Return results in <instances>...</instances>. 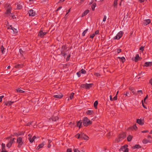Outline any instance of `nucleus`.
<instances>
[{"label":"nucleus","mask_w":152,"mask_h":152,"mask_svg":"<svg viewBox=\"0 0 152 152\" xmlns=\"http://www.w3.org/2000/svg\"><path fill=\"white\" fill-rule=\"evenodd\" d=\"M83 123L84 126H87L91 124L92 122L90 121L87 117H85L83 119Z\"/></svg>","instance_id":"obj_1"},{"label":"nucleus","mask_w":152,"mask_h":152,"mask_svg":"<svg viewBox=\"0 0 152 152\" xmlns=\"http://www.w3.org/2000/svg\"><path fill=\"white\" fill-rule=\"evenodd\" d=\"M93 84L92 83L82 84L81 85L80 87L82 88H85L86 89H88L91 87Z\"/></svg>","instance_id":"obj_2"},{"label":"nucleus","mask_w":152,"mask_h":152,"mask_svg":"<svg viewBox=\"0 0 152 152\" xmlns=\"http://www.w3.org/2000/svg\"><path fill=\"white\" fill-rule=\"evenodd\" d=\"M128 145H125L124 146L122 147L119 149V151L120 152H128L129 149L127 148Z\"/></svg>","instance_id":"obj_3"},{"label":"nucleus","mask_w":152,"mask_h":152,"mask_svg":"<svg viewBox=\"0 0 152 152\" xmlns=\"http://www.w3.org/2000/svg\"><path fill=\"white\" fill-rule=\"evenodd\" d=\"M124 34V32L122 31H120L116 34V36L114 37V39H119Z\"/></svg>","instance_id":"obj_4"},{"label":"nucleus","mask_w":152,"mask_h":152,"mask_svg":"<svg viewBox=\"0 0 152 152\" xmlns=\"http://www.w3.org/2000/svg\"><path fill=\"white\" fill-rule=\"evenodd\" d=\"M28 13L30 16H34L36 15L35 12L32 9L29 10Z\"/></svg>","instance_id":"obj_5"},{"label":"nucleus","mask_w":152,"mask_h":152,"mask_svg":"<svg viewBox=\"0 0 152 152\" xmlns=\"http://www.w3.org/2000/svg\"><path fill=\"white\" fill-rule=\"evenodd\" d=\"M53 96L56 98L60 99L63 96V95L61 93H56Z\"/></svg>","instance_id":"obj_6"},{"label":"nucleus","mask_w":152,"mask_h":152,"mask_svg":"<svg viewBox=\"0 0 152 152\" xmlns=\"http://www.w3.org/2000/svg\"><path fill=\"white\" fill-rule=\"evenodd\" d=\"M15 139V138H13L12 139V140L11 139L10 141L7 143L6 146L8 148H10L11 146L12 145V143H13L14 142V140Z\"/></svg>","instance_id":"obj_7"},{"label":"nucleus","mask_w":152,"mask_h":152,"mask_svg":"<svg viewBox=\"0 0 152 152\" xmlns=\"http://www.w3.org/2000/svg\"><path fill=\"white\" fill-rule=\"evenodd\" d=\"M81 138L86 140H88V137L87 136L82 133L81 134Z\"/></svg>","instance_id":"obj_8"},{"label":"nucleus","mask_w":152,"mask_h":152,"mask_svg":"<svg viewBox=\"0 0 152 152\" xmlns=\"http://www.w3.org/2000/svg\"><path fill=\"white\" fill-rule=\"evenodd\" d=\"M151 22V20L149 19L144 20L143 21V23L144 25L146 26L149 24Z\"/></svg>","instance_id":"obj_9"},{"label":"nucleus","mask_w":152,"mask_h":152,"mask_svg":"<svg viewBox=\"0 0 152 152\" xmlns=\"http://www.w3.org/2000/svg\"><path fill=\"white\" fill-rule=\"evenodd\" d=\"M94 112L92 110H88L86 112V115H91L94 114Z\"/></svg>","instance_id":"obj_10"},{"label":"nucleus","mask_w":152,"mask_h":152,"mask_svg":"<svg viewBox=\"0 0 152 152\" xmlns=\"http://www.w3.org/2000/svg\"><path fill=\"white\" fill-rule=\"evenodd\" d=\"M152 66V62H147L145 63L144 66L146 67L151 66Z\"/></svg>","instance_id":"obj_11"},{"label":"nucleus","mask_w":152,"mask_h":152,"mask_svg":"<svg viewBox=\"0 0 152 152\" xmlns=\"http://www.w3.org/2000/svg\"><path fill=\"white\" fill-rule=\"evenodd\" d=\"M137 123L140 125L143 124L144 122L143 120L140 119H137Z\"/></svg>","instance_id":"obj_12"},{"label":"nucleus","mask_w":152,"mask_h":152,"mask_svg":"<svg viewBox=\"0 0 152 152\" xmlns=\"http://www.w3.org/2000/svg\"><path fill=\"white\" fill-rule=\"evenodd\" d=\"M45 142H44V141L43 142H42V143H41L40 144H39L37 146V150H39L40 148H42L43 147V146L44 145H45Z\"/></svg>","instance_id":"obj_13"},{"label":"nucleus","mask_w":152,"mask_h":152,"mask_svg":"<svg viewBox=\"0 0 152 152\" xmlns=\"http://www.w3.org/2000/svg\"><path fill=\"white\" fill-rule=\"evenodd\" d=\"M99 33V31L98 30L96 31L95 33L92 34H91L90 36V37L92 38H94V36L96 35V34H98Z\"/></svg>","instance_id":"obj_14"},{"label":"nucleus","mask_w":152,"mask_h":152,"mask_svg":"<svg viewBox=\"0 0 152 152\" xmlns=\"http://www.w3.org/2000/svg\"><path fill=\"white\" fill-rule=\"evenodd\" d=\"M139 58V56L138 54H137L136 56L134 58H132L133 60L136 62L138 60Z\"/></svg>","instance_id":"obj_15"},{"label":"nucleus","mask_w":152,"mask_h":152,"mask_svg":"<svg viewBox=\"0 0 152 152\" xmlns=\"http://www.w3.org/2000/svg\"><path fill=\"white\" fill-rule=\"evenodd\" d=\"M46 34V32H43L42 31H41L39 32V35L42 37H43Z\"/></svg>","instance_id":"obj_16"},{"label":"nucleus","mask_w":152,"mask_h":152,"mask_svg":"<svg viewBox=\"0 0 152 152\" xmlns=\"http://www.w3.org/2000/svg\"><path fill=\"white\" fill-rule=\"evenodd\" d=\"M13 102H11V101H8L6 102H4V103L5 105L10 106L11 105L12 103H13Z\"/></svg>","instance_id":"obj_17"},{"label":"nucleus","mask_w":152,"mask_h":152,"mask_svg":"<svg viewBox=\"0 0 152 152\" xmlns=\"http://www.w3.org/2000/svg\"><path fill=\"white\" fill-rule=\"evenodd\" d=\"M11 13V10L10 9H8L5 12L6 15L8 16V15L10 16V14Z\"/></svg>","instance_id":"obj_18"},{"label":"nucleus","mask_w":152,"mask_h":152,"mask_svg":"<svg viewBox=\"0 0 152 152\" xmlns=\"http://www.w3.org/2000/svg\"><path fill=\"white\" fill-rule=\"evenodd\" d=\"M89 12V10H85L82 14V17H83L87 15Z\"/></svg>","instance_id":"obj_19"},{"label":"nucleus","mask_w":152,"mask_h":152,"mask_svg":"<svg viewBox=\"0 0 152 152\" xmlns=\"http://www.w3.org/2000/svg\"><path fill=\"white\" fill-rule=\"evenodd\" d=\"M133 138V136L131 135H129L127 137V140L128 141H130Z\"/></svg>","instance_id":"obj_20"},{"label":"nucleus","mask_w":152,"mask_h":152,"mask_svg":"<svg viewBox=\"0 0 152 152\" xmlns=\"http://www.w3.org/2000/svg\"><path fill=\"white\" fill-rule=\"evenodd\" d=\"M35 138L36 137L35 136H34V137H33L32 138H31L30 137H29L28 139L31 142H33L34 141V139H35Z\"/></svg>","instance_id":"obj_21"},{"label":"nucleus","mask_w":152,"mask_h":152,"mask_svg":"<svg viewBox=\"0 0 152 152\" xmlns=\"http://www.w3.org/2000/svg\"><path fill=\"white\" fill-rule=\"evenodd\" d=\"M82 121H79L77 122V126L79 127V128H80L82 125Z\"/></svg>","instance_id":"obj_22"},{"label":"nucleus","mask_w":152,"mask_h":152,"mask_svg":"<svg viewBox=\"0 0 152 152\" xmlns=\"http://www.w3.org/2000/svg\"><path fill=\"white\" fill-rule=\"evenodd\" d=\"M140 148V146L139 145H136L132 147L134 149H138Z\"/></svg>","instance_id":"obj_23"},{"label":"nucleus","mask_w":152,"mask_h":152,"mask_svg":"<svg viewBox=\"0 0 152 152\" xmlns=\"http://www.w3.org/2000/svg\"><path fill=\"white\" fill-rule=\"evenodd\" d=\"M96 4L95 3H94L92 5L91 8L92 10H94L95 9V7H96Z\"/></svg>","instance_id":"obj_24"},{"label":"nucleus","mask_w":152,"mask_h":152,"mask_svg":"<svg viewBox=\"0 0 152 152\" xmlns=\"http://www.w3.org/2000/svg\"><path fill=\"white\" fill-rule=\"evenodd\" d=\"M20 145H22L24 143V140H23L20 137Z\"/></svg>","instance_id":"obj_25"},{"label":"nucleus","mask_w":152,"mask_h":152,"mask_svg":"<svg viewBox=\"0 0 152 152\" xmlns=\"http://www.w3.org/2000/svg\"><path fill=\"white\" fill-rule=\"evenodd\" d=\"M52 120L54 121H56L58 119V117L57 116H55L52 118Z\"/></svg>","instance_id":"obj_26"},{"label":"nucleus","mask_w":152,"mask_h":152,"mask_svg":"<svg viewBox=\"0 0 152 152\" xmlns=\"http://www.w3.org/2000/svg\"><path fill=\"white\" fill-rule=\"evenodd\" d=\"M88 29H86L85 30H84V31L83 32L82 34L83 36H85L87 32L88 31Z\"/></svg>","instance_id":"obj_27"},{"label":"nucleus","mask_w":152,"mask_h":152,"mask_svg":"<svg viewBox=\"0 0 152 152\" xmlns=\"http://www.w3.org/2000/svg\"><path fill=\"white\" fill-rule=\"evenodd\" d=\"M118 58H119L120 59H121L122 62H124L125 60V58L124 57H118Z\"/></svg>","instance_id":"obj_28"},{"label":"nucleus","mask_w":152,"mask_h":152,"mask_svg":"<svg viewBox=\"0 0 152 152\" xmlns=\"http://www.w3.org/2000/svg\"><path fill=\"white\" fill-rule=\"evenodd\" d=\"M80 72L81 73L85 74L86 73V71L83 69H82L80 71Z\"/></svg>","instance_id":"obj_29"},{"label":"nucleus","mask_w":152,"mask_h":152,"mask_svg":"<svg viewBox=\"0 0 152 152\" xmlns=\"http://www.w3.org/2000/svg\"><path fill=\"white\" fill-rule=\"evenodd\" d=\"M98 104V102L97 101H96L94 103V107L95 108H96V107H97V106Z\"/></svg>","instance_id":"obj_30"},{"label":"nucleus","mask_w":152,"mask_h":152,"mask_svg":"<svg viewBox=\"0 0 152 152\" xmlns=\"http://www.w3.org/2000/svg\"><path fill=\"white\" fill-rule=\"evenodd\" d=\"M1 145L2 147V150H5V145L4 144L2 143L1 144Z\"/></svg>","instance_id":"obj_31"},{"label":"nucleus","mask_w":152,"mask_h":152,"mask_svg":"<svg viewBox=\"0 0 152 152\" xmlns=\"http://www.w3.org/2000/svg\"><path fill=\"white\" fill-rule=\"evenodd\" d=\"M4 48L3 46H1V50L2 53H4Z\"/></svg>","instance_id":"obj_32"},{"label":"nucleus","mask_w":152,"mask_h":152,"mask_svg":"<svg viewBox=\"0 0 152 152\" xmlns=\"http://www.w3.org/2000/svg\"><path fill=\"white\" fill-rule=\"evenodd\" d=\"M75 137L77 138H81V134H77L75 135Z\"/></svg>","instance_id":"obj_33"},{"label":"nucleus","mask_w":152,"mask_h":152,"mask_svg":"<svg viewBox=\"0 0 152 152\" xmlns=\"http://www.w3.org/2000/svg\"><path fill=\"white\" fill-rule=\"evenodd\" d=\"M74 93H72L71 94L70 96V98L71 99H72L74 95Z\"/></svg>","instance_id":"obj_34"},{"label":"nucleus","mask_w":152,"mask_h":152,"mask_svg":"<svg viewBox=\"0 0 152 152\" xmlns=\"http://www.w3.org/2000/svg\"><path fill=\"white\" fill-rule=\"evenodd\" d=\"M148 142V140L146 139H144L143 141V143L145 144H146Z\"/></svg>","instance_id":"obj_35"},{"label":"nucleus","mask_w":152,"mask_h":152,"mask_svg":"<svg viewBox=\"0 0 152 152\" xmlns=\"http://www.w3.org/2000/svg\"><path fill=\"white\" fill-rule=\"evenodd\" d=\"M117 1L118 0H115L114 1V6H116L117 4Z\"/></svg>","instance_id":"obj_36"},{"label":"nucleus","mask_w":152,"mask_h":152,"mask_svg":"<svg viewBox=\"0 0 152 152\" xmlns=\"http://www.w3.org/2000/svg\"><path fill=\"white\" fill-rule=\"evenodd\" d=\"M10 16L13 19H15L16 18L15 17V16L14 15H12V14L10 13Z\"/></svg>","instance_id":"obj_37"},{"label":"nucleus","mask_w":152,"mask_h":152,"mask_svg":"<svg viewBox=\"0 0 152 152\" xmlns=\"http://www.w3.org/2000/svg\"><path fill=\"white\" fill-rule=\"evenodd\" d=\"M23 5V3H20V9L22 8Z\"/></svg>","instance_id":"obj_38"},{"label":"nucleus","mask_w":152,"mask_h":152,"mask_svg":"<svg viewBox=\"0 0 152 152\" xmlns=\"http://www.w3.org/2000/svg\"><path fill=\"white\" fill-rule=\"evenodd\" d=\"M19 51H20V56H23V55L21 54V53H23V51L21 50V49H20Z\"/></svg>","instance_id":"obj_39"},{"label":"nucleus","mask_w":152,"mask_h":152,"mask_svg":"<svg viewBox=\"0 0 152 152\" xmlns=\"http://www.w3.org/2000/svg\"><path fill=\"white\" fill-rule=\"evenodd\" d=\"M74 152H80L79 150L77 148L74 149Z\"/></svg>","instance_id":"obj_40"},{"label":"nucleus","mask_w":152,"mask_h":152,"mask_svg":"<svg viewBox=\"0 0 152 152\" xmlns=\"http://www.w3.org/2000/svg\"><path fill=\"white\" fill-rule=\"evenodd\" d=\"M106 16L105 15H104V18L103 19V21L104 22H105L106 21Z\"/></svg>","instance_id":"obj_41"},{"label":"nucleus","mask_w":152,"mask_h":152,"mask_svg":"<svg viewBox=\"0 0 152 152\" xmlns=\"http://www.w3.org/2000/svg\"><path fill=\"white\" fill-rule=\"evenodd\" d=\"M94 75L97 77H99L100 75L98 73H95Z\"/></svg>","instance_id":"obj_42"},{"label":"nucleus","mask_w":152,"mask_h":152,"mask_svg":"<svg viewBox=\"0 0 152 152\" xmlns=\"http://www.w3.org/2000/svg\"><path fill=\"white\" fill-rule=\"evenodd\" d=\"M10 27H11V29H12L14 32H16V29L14 28L13 27H11V26Z\"/></svg>","instance_id":"obj_43"},{"label":"nucleus","mask_w":152,"mask_h":152,"mask_svg":"<svg viewBox=\"0 0 152 152\" xmlns=\"http://www.w3.org/2000/svg\"><path fill=\"white\" fill-rule=\"evenodd\" d=\"M117 99V95L115 96L113 98V100H116Z\"/></svg>","instance_id":"obj_44"},{"label":"nucleus","mask_w":152,"mask_h":152,"mask_svg":"<svg viewBox=\"0 0 152 152\" xmlns=\"http://www.w3.org/2000/svg\"><path fill=\"white\" fill-rule=\"evenodd\" d=\"M81 74V73H80V71L77 73V76L78 77H79L81 75H80Z\"/></svg>","instance_id":"obj_45"},{"label":"nucleus","mask_w":152,"mask_h":152,"mask_svg":"<svg viewBox=\"0 0 152 152\" xmlns=\"http://www.w3.org/2000/svg\"><path fill=\"white\" fill-rule=\"evenodd\" d=\"M4 97V96H0V102H1L2 101V99Z\"/></svg>","instance_id":"obj_46"},{"label":"nucleus","mask_w":152,"mask_h":152,"mask_svg":"<svg viewBox=\"0 0 152 152\" xmlns=\"http://www.w3.org/2000/svg\"><path fill=\"white\" fill-rule=\"evenodd\" d=\"M133 129L134 130H136L137 129V127L136 125H134L133 126Z\"/></svg>","instance_id":"obj_47"},{"label":"nucleus","mask_w":152,"mask_h":152,"mask_svg":"<svg viewBox=\"0 0 152 152\" xmlns=\"http://www.w3.org/2000/svg\"><path fill=\"white\" fill-rule=\"evenodd\" d=\"M121 50L120 49H118L117 50V52L118 53H119L121 52Z\"/></svg>","instance_id":"obj_48"},{"label":"nucleus","mask_w":152,"mask_h":152,"mask_svg":"<svg viewBox=\"0 0 152 152\" xmlns=\"http://www.w3.org/2000/svg\"><path fill=\"white\" fill-rule=\"evenodd\" d=\"M131 91L132 93H133L134 94H135V90L134 89H132L131 90Z\"/></svg>","instance_id":"obj_49"},{"label":"nucleus","mask_w":152,"mask_h":152,"mask_svg":"<svg viewBox=\"0 0 152 152\" xmlns=\"http://www.w3.org/2000/svg\"><path fill=\"white\" fill-rule=\"evenodd\" d=\"M144 47H143L142 46L140 48V50H141L142 51H143L144 50Z\"/></svg>","instance_id":"obj_50"},{"label":"nucleus","mask_w":152,"mask_h":152,"mask_svg":"<svg viewBox=\"0 0 152 152\" xmlns=\"http://www.w3.org/2000/svg\"><path fill=\"white\" fill-rule=\"evenodd\" d=\"M110 101H113V98H112V95H110Z\"/></svg>","instance_id":"obj_51"},{"label":"nucleus","mask_w":152,"mask_h":152,"mask_svg":"<svg viewBox=\"0 0 152 152\" xmlns=\"http://www.w3.org/2000/svg\"><path fill=\"white\" fill-rule=\"evenodd\" d=\"M66 152H72V150L71 149H68L67 150Z\"/></svg>","instance_id":"obj_52"},{"label":"nucleus","mask_w":152,"mask_h":152,"mask_svg":"<svg viewBox=\"0 0 152 152\" xmlns=\"http://www.w3.org/2000/svg\"><path fill=\"white\" fill-rule=\"evenodd\" d=\"M19 140V138L18 137L17 138V142L18 143V147H19V140Z\"/></svg>","instance_id":"obj_53"},{"label":"nucleus","mask_w":152,"mask_h":152,"mask_svg":"<svg viewBox=\"0 0 152 152\" xmlns=\"http://www.w3.org/2000/svg\"><path fill=\"white\" fill-rule=\"evenodd\" d=\"M137 92L139 93H140L141 94H142V90H139V91H137Z\"/></svg>","instance_id":"obj_54"},{"label":"nucleus","mask_w":152,"mask_h":152,"mask_svg":"<svg viewBox=\"0 0 152 152\" xmlns=\"http://www.w3.org/2000/svg\"><path fill=\"white\" fill-rule=\"evenodd\" d=\"M148 132V131L146 130L142 131V133H145V132Z\"/></svg>","instance_id":"obj_55"},{"label":"nucleus","mask_w":152,"mask_h":152,"mask_svg":"<svg viewBox=\"0 0 152 152\" xmlns=\"http://www.w3.org/2000/svg\"><path fill=\"white\" fill-rule=\"evenodd\" d=\"M47 0H42L41 2L42 3H45L47 1Z\"/></svg>","instance_id":"obj_56"},{"label":"nucleus","mask_w":152,"mask_h":152,"mask_svg":"<svg viewBox=\"0 0 152 152\" xmlns=\"http://www.w3.org/2000/svg\"><path fill=\"white\" fill-rule=\"evenodd\" d=\"M149 83H150L151 85H152V78L149 81Z\"/></svg>","instance_id":"obj_57"},{"label":"nucleus","mask_w":152,"mask_h":152,"mask_svg":"<svg viewBox=\"0 0 152 152\" xmlns=\"http://www.w3.org/2000/svg\"><path fill=\"white\" fill-rule=\"evenodd\" d=\"M129 94V92L128 91H127L126 92V94H125V95L126 96H127L128 94Z\"/></svg>","instance_id":"obj_58"},{"label":"nucleus","mask_w":152,"mask_h":152,"mask_svg":"<svg viewBox=\"0 0 152 152\" xmlns=\"http://www.w3.org/2000/svg\"><path fill=\"white\" fill-rule=\"evenodd\" d=\"M28 109H27L26 110H23V112H28Z\"/></svg>","instance_id":"obj_59"},{"label":"nucleus","mask_w":152,"mask_h":152,"mask_svg":"<svg viewBox=\"0 0 152 152\" xmlns=\"http://www.w3.org/2000/svg\"><path fill=\"white\" fill-rule=\"evenodd\" d=\"M19 67V64H17V65L15 66V67L16 68H18Z\"/></svg>","instance_id":"obj_60"},{"label":"nucleus","mask_w":152,"mask_h":152,"mask_svg":"<svg viewBox=\"0 0 152 152\" xmlns=\"http://www.w3.org/2000/svg\"><path fill=\"white\" fill-rule=\"evenodd\" d=\"M14 134L15 136H16L17 137H18V134H17L16 133H14Z\"/></svg>","instance_id":"obj_61"},{"label":"nucleus","mask_w":152,"mask_h":152,"mask_svg":"<svg viewBox=\"0 0 152 152\" xmlns=\"http://www.w3.org/2000/svg\"><path fill=\"white\" fill-rule=\"evenodd\" d=\"M24 92V91H23V90H20V93H23Z\"/></svg>","instance_id":"obj_62"},{"label":"nucleus","mask_w":152,"mask_h":152,"mask_svg":"<svg viewBox=\"0 0 152 152\" xmlns=\"http://www.w3.org/2000/svg\"><path fill=\"white\" fill-rule=\"evenodd\" d=\"M147 97H148V95H147L144 98V102H145V100L147 98Z\"/></svg>","instance_id":"obj_63"},{"label":"nucleus","mask_w":152,"mask_h":152,"mask_svg":"<svg viewBox=\"0 0 152 152\" xmlns=\"http://www.w3.org/2000/svg\"><path fill=\"white\" fill-rule=\"evenodd\" d=\"M51 146V145L50 144V143H48V148H50Z\"/></svg>","instance_id":"obj_64"}]
</instances>
